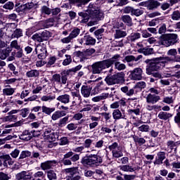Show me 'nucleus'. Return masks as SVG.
<instances>
[{
  "mask_svg": "<svg viewBox=\"0 0 180 180\" xmlns=\"http://www.w3.org/2000/svg\"><path fill=\"white\" fill-rule=\"evenodd\" d=\"M144 88H146V82H139L133 87V89L134 92H141V89H144Z\"/></svg>",
  "mask_w": 180,
  "mask_h": 180,
  "instance_id": "obj_38",
  "label": "nucleus"
},
{
  "mask_svg": "<svg viewBox=\"0 0 180 180\" xmlns=\"http://www.w3.org/2000/svg\"><path fill=\"white\" fill-rule=\"evenodd\" d=\"M15 11L18 13H20V12H23V13H26L27 11H30L33 8V5L30 3H27L25 4H15Z\"/></svg>",
  "mask_w": 180,
  "mask_h": 180,
  "instance_id": "obj_14",
  "label": "nucleus"
},
{
  "mask_svg": "<svg viewBox=\"0 0 180 180\" xmlns=\"http://www.w3.org/2000/svg\"><path fill=\"white\" fill-rule=\"evenodd\" d=\"M129 115H131L132 116L133 119H136V117H134V115L136 116H139L140 115V108H136V109H129L128 110Z\"/></svg>",
  "mask_w": 180,
  "mask_h": 180,
  "instance_id": "obj_54",
  "label": "nucleus"
},
{
  "mask_svg": "<svg viewBox=\"0 0 180 180\" xmlns=\"http://www.w3.org/2000/svg\"><path fill=\"white\" fill-rule=\"evenodd\" d=\"M158 117H159V119L161 120H168L169 117H172V115H171L169 112L162 111L158 114Z\"/></svg>",
  "mask_w": 180,
  "mask_h": 180,
  "instance_id": "obj_42",
  "label": "nucleus"
},
{
  "mask_svg": "<svg viewBox=\"0 0 180 180\" xmlns=\"http://www.w3.org/2000/svg\"><path fill=\"white\" fill-rule=\"evenodd\" d=\"M133 139L134 143L139 144V146H143V144H146V139H144V138H140L139 136L134 135L133 136Z\"/></svg>",
  "mask_w": 180,
  "mask_h": 180,
  "instance_id": "obj_47",
  "label": "nucleus"
},
{
  "mask_svg": "<svg viewBox=\"0 0 180 180\" xmlns=\"http://www.w3.org/2000/svg\"><path fill=\"white\" fill-rule=\"evenodd\" d=\"M11 178V175L3 172H0V180H9Z\"/></svg>",
  "mask_w": 180,
  "mask_h": 180,
  "instance_id": "obj_64",
  "label": "nucleus"
},
{
  "mask_svg": "<svg viewBox=\"0 0 180 180\" xmlns=\"http://www.w3.org/2000/svg\"><path fill=\"white\" fill-rule=\"evenodd\" d=\"M113 158H120L123 157V152L122 151V148H118L115 150H112V152Z\"/></svg>",
  "mask_w": 180,
  "mask_h": 180,
  "instance_id": "obj_46",
  "label": "nucleus"
},
{
  "mask_svg": "<svg viewBox=\"0 0 180 180\" xmlns=\"http://www.w3.org/2000/svg\"><path fill=\"white\" fill-rule=\"evenodd\" d=\"M143 70L140 68H135L131 73V79L140 81L143 79Z\"/></svg>",
  "mask_w": 180,
  "mask_h": 180,
  "instance_id": "obj_17",
  "label": "nucleus"
},
{
  "mask_svg": "<svg viewBox=\"0 0 180 180\" xmlns=\"http://www.w3.org/2000/svg\"><path fill=\"white\" fill-rule=\"evenodd\" d=\"M120 169L121 171H124V172H134V171L137 169V168L133 167L129 165L120 166Z\"/></svg>",
  "mask_w": 180,
  "mask_h": 180,
  "instance_id": "obj_36",
  "label": "nucleus"
},
{
  "mask_svg": "<svg viewBox=\"0 0 180 180\" xmlns=\"http://www.w3.org/2000/svg\"><path fill=\"white\" fill-rule=\"evenodd\" d=\"M121 91L125 94L127 96H133V95H134V89L132 88L129 90V86H127L122 87Z\"/></svg>",
  "mask_w": 180,
  "mask_h": 180,
  "instance_id": "obj_40",
  "label": "nucleus"
},
{
  "mask_svg": "<svg viewBox=\"0 0 180 180\" xmlns=\"http://www.w3.org/2000/svg\"><path fill=\"white\" fill-rule=\"evenodd\" d=\"M70 116L67 115L59 120L58 122L56 124L58 127H64L68 123Z\"/></svg>",
  "mask_w": 180,
  "mask_h": 180,
  "instance_id": "obj_39",
  "label": "nucleus"
},
{
  "mask_svg": "<svg viewBox=\"0 0 180 180\" xmlns=\"http://www.w3.org/2000/svg\"><path fill=\"white\" fill-rule=\"evenodd\" d=\"M65 172L66 174H69L68 176H66V180H81L82 179V176L79 175V171H78V167H73L65 169Z\"/></svg>",
  "mask_w": 180,
  "mask_h": 180,
  "instance_id": "obj_8",
  "label": "nucleus"
},
{
  "mask_svg": "<svg viewBox=\"0 0 180 180\" xmlns=\"http://www.w3.org/2000/svg\"><path fill=\"white\" fill-rule=\"evenodd\" d=\"M40 75V72L37 70H31L26 72L27 78H37Z\"/></svg>",
  "mask_w": 180,
  "mask_h": 180,
  "instance_id": "obj_34",
  "label": "nucleus"
},
{
  "mask_svg": "<svg viewBox=\"0 0 180 180\" xmlns=\"http://www.w3.org/2000/svg\"><path fill=\"white\" fill-rule=\"evenodd\" d=\"M34 130L29 131L25 130L22 134L20 136V140H23L24 141H29L32 140L33 137H34Z\"/></svg>",
  "mask_w": 180,
  "mask_h": 180,
  "instance_id": "obj_16",
  "label": "nucleus"
},
{
  "mask_svg": "<svg viewBox=\"0 0 180 180\" xmlns=\"http://www.w3.org/2000/svg\"><path fill=\"white\" fill-rule=\"evenodd\" d=\"M109 96V94H102L100 96L94 97L92 98L93 102H99L101 101H103V99H106Z\"/></svg>",
  "mask_w": 180,
  "mask_h": 180,
  "instance_id": "obj_50",
  "label": "nucleus"
},
{
  "mask_svg": "<svg viewBox=\"0 0 180 180\" xmlns=\"http://www.w3.org/2000/svg\"><path fill=\"white\" fill-rule=\"evenodd\" d=\"M4 9H8V11H12L15 8V4L12 1H8L3 6Z\"/></svg>",
  "mask_w": 180,
  "mask_h": 180,
  "instance_id": "obj_59",
  "label": "nucleus"
},
{
  "mask_svg": "<svg viewBox=\"0 0 180 180\" xmlns=\"http://www.w3.org/2000/svg\"><path fill=\"white\" fill-rule=\"evenodd\" d=\"M90 120L91 122L89 124V130H94L99 125V117L92 115L90 117Z\"/></svg>",
  "mask_w": 180,
  "mask_h": 180,
  "instance_id": "obj_23",
  "label": "nucleus"
},
{
  "mask_svg": "<svg viewBox=\"0 0 180 180\" xmlns=\"http://www.w3.org/2000/svg\"><path fill=\"white\" fill-rule=\"evenodd\" d=\"M167 56H170L171 57L169 56L162 57L163 58V60H165V61L166 62V64H168L169 61H173L174 63H180V56L178 55V51H176V49H169L167 51Z\"/></svg>",
  "mask_w": 180,
  "mask_h": 180,
  "instance_id": "obj_9",
  "label": "nucleus"
},
{
  "mask_svg": "<svg viewBox=\"0 0 180 180\" xmlns=\"http://www.w3.org/2000/svg\"><path fill=\"white\" fill-rule=\"evenodd\" d=\"M144 13V11L143 9L137 8L132 11V16H141Z\"/></svg>",
  "mask_w": 180,
  "mask_h": 180,
  "instance_id": "obj_60",
  "label": "nucleus"
},
{
  "mask_svg": "<svg viewBox=\"0 0 180 180\" xmlns=\"http://www.w3.org/2000/svg\"><path fill=\"white\" fill-rule=\"evenodd\" d=\"M69 2L73 5H76L77 8H81L82 6H84L89 2H91V0H68Z\"/></svg>",
  "mask_w": 180,
  "mask_h": 180,
  "instance_id": "obj_25",
  "label": "nucleus"
},
{
  "mask_svg": "<svg viewBox=\"0 0 180 180\" xmlns=\"http://www.w3.org/2000/svg\"><path fill=\"white\" fill-rule=\"evenodd\" d=\"M65 57H66V58L63 60V65L64 66L70 65V63H72V58H71V56L65 55Z\"/></svg>",
  "mask_w": 180,
  "mask_h": 180,
  "instance_id": "obj_62",
  "label": "nucleus"
},
{
  "mask_svg": "<svg viewBox=\"0 0 180 180\" xmlns=\"http://www.w3.org/2000/svg\"><path fill=\"white\" fill-rule=\"evenodd\" d=\"M11 49H15V50H20L22 48L20 45L18 43V40H13L11 42Z\"/></svg>",
  "mask_w": 180,
  "mask_h": 180,
  "instance_id": "obj_63",
  "label": "nucleus"
},
{
  "mask_svg": "<svg viewBox=\"0 0 180 180\" xmlns=\"http://www.w3.org/2000/svg\"><path fill=\"white\" fill-rule=\"evenodd\" d=\"M141 38V34L139 32H134L131 34V36L129 37V39L131 43H134L136 40H139V39Z\"/></svg>",
  "mask_w": 180,
  "mask_h": 180,
  "instance_id": "obj_48",
  "label": "nucleus"
},
{
  "mask_svg": "<svg viewBox=\"0 0 180 180\" xmlns=\"http://www.w3.org/2000/svg\"><path fill=\"white\" fill-rule=\"evenodd\" d=\"M105 81L107 85H116L124 82V73L118 72L113 75H108L105 77Z\"/></svg>",
  "mask_w": 180,
  "mask_h": 180,
  "instance_id": "obj_6",
  "label": "nucleus"
},
{
  "mask_svg": "<svg viewBox=\"0 0 180 180\" xmlns=\"http://www.w3.org/2000/svg\"><path fill=\"white\" fill-rule=\"evenodd\" d=\"M143 58L142 55H139L137 57H135L133 55L127 56L124 58V60L127 61V63H131L133 61H139V60H141Z\"/></svg>",
  "mask_w": 180,
  "mask_h": 180,
  "instance_id": "obj_32",
  "label": "nucleus"
},
{
  "mask_svg": "<svg viewBox=\"0 0 180 180\" xmlns=\"http://www.w3.org/2000/svg\"><path fill=\"white\" fill-rule=\"evenodd\" d=\"M74 56L78 57V58H80L81 63H82V61H85V60H86L87 58L86 53H85V51H77L74 52Z\"/></svg>",
  "mask_w": 180,
  "mask_h": 180,
  "instance_id": "obj_33",
  "label": "nucleus"
},
{
  "mask_svg": "<svg viewBox=\"0 0 180 180\" xmlns=\"http://www.w3.org/2000/svg\"><path fill=\"white\" fill-rule=\"evenodd\" d=\"M103 162L102 156L98 154H90L82 158L80 162L84 167L95 168V167H99Z\"/></svg>",
  "mask_w": 180,
  "mask_h": 180,
  "instance_id": "obj_3",
  "label": "nucleus"
},
{
  "mask_svg": "<svg viewBox=\"0 0 180 180\" xmlns=\"http://www.w3.org/2000/svg\"><path fill=\"white\" fill-rule=\"evenodd\" d=\"M56 164H57L56 160H47L41 163V168L43 171H47L48 169H51V168H53Z\"/></svg>",
  "mask_w": 180,
  "mask_h": 180,
  "instance_id": "obj_20",
  "label": "nucleus"
},
{
  "mask_svg": "<svg viewBox=\"0 0 180 180\" xmlns=\"http://www.w3.org/2000/svg\"><path fill=\"white\" fill-rule=\"evenodd\" d=\"M145 63L148 64L146 65V74H151L153 71H160V70L164 68L165 64H167L161 56L152 59H146Z\"/></svg>",
  "mask_w": 180,
  "mask_h": 180,
  "instance_id": "obj_2",
  "label": "nucleus"
},
{
  "mask_svg": "<svg viewBox=\"0 0 180 180\" xmlns=\"http://www.w3.org/2000/svg\"><path fill=\"white\" fill-rule=\"evenodd\" d=\"M32 155V152L29 150H23L21 152L19 160H23L25 158H27V157H30Z\"/></svg>",
  "mask_w": 180,
  "mask_h": 180,
  "instance_id": "obj_55",
  "label": "nucleus"
},
{
  "mask_svg": "<svg viewBox=\"0 0 180 180\" xmlns=\"http://www.w3.org/2000/svg\"><path fill=\"white\" fill-rule=\"evenodd\" d=\"M146 74L148 75H152V77H153V78H155L158 81V79H161V78H162V75L158 71H153V72H151V73H146Z\"/></svg>",
  "mask_w": 180,
  "mask_h": 180,
  "instance_id": "obj_56",
  "label": "nucleus"
},
{
  "mask_svg": "<svg viewBox=\"0 0 180 180\" xmlns=\"http://www.w3.org/2000/svg\"><path fill=\"white\" fill-rule=\"evenodd\" d=\"M138 51L144 56H151V54H154V49L153 48H140L138 49Z\"/></svg>",
  "mask_w": 180,
  "mask_h": 180,
  "instance_id": "obj_29",
  "label": "nucleus"
},
{
  "mask_svg": "<svg viewBox=\"0 0 180 180\" xmlns=\"http://www.w3.org/2000/svg\"><path fill=\"white\" fill-rule=\"evenodd\" d=\"M112 117L114 120H120V119H127L126 115H122V112L119 109H115L113 110Z\"/></svg>",
  "mask_w": 180,
  "mask_h": 180,
  "instance_id": "obj_30",
  "label": "nucleus"
},
{
  "mask_svg": "<svg viewBox=\"0 0 180 180\" xmlns=\"http://www.w3.org/2000/svg\"><path fill=\"white\" fill-rule=\"evenodd\" d=\"M115 178L117 180H131L134 179V178H136V176L131 174H124L123 176H117Z\"/></svg>",
  "mask_w": 180,
  "mask_h": 180,
  "instance_id": "obj_45",
  "label": "nucleus"
},
{
  "mask_svg": "<svg viewBox=\"0 0 180 180\" xmlns=\"http://www.w3.org/2000/svg\"><path fill=\"white\" fill-rule=\"evenodd\" d=\"M0 160L3 161V165L6 167H8V165H13V163L15 162L9 155H0Z\"/></svg>",
  "mask_w": 180,
  "mask_h": 180,
  "instance_id": "obj_18",
  "label": "nucleus"
},
{
  "mask_svg": "<svg viewBox=\"0 0 180 180\" xmlns=\"http://www.w3.org/2000/svg\"><path fill=\"white\" fill-rule=\"evenodd\" d=\"M172 20H180V11H174L171 15Z\"/></svg>",
  "mask_w": 180,
  "mask_h": 180,
  "instance_id": "obj_58",
  "label": "nucleus"
},
{
  "mask_svg": "<svg viewBox=\"0 0 180 180\" xmlns=\"http://www.w3.org/2000/svg\"><path fill=\"white\" fill-rule=\"evenodd\" d=\"M15 56L17 58H22L23 57V49L20 48V49H17V52L13 51L11 52V56L8 58V61H13L15 60Z\"/></svg>",
  "mask_w": 180,
  "mask_h": 180,
  "instance_id": "obj_21",
  "label": "nucleus"
},
{
  "mask_svg": "<svg viewBox=\"0 0 180 180\" xmlns=\"http://www.w3.org/2000/svg\"><path fill=\"white\" fill-rule=\"evenodd\" d=\"M79 160V155L75 154L74 152L70 151L63 155V165H72V162H77Z\"/></svg>",
  "mask_w": 180,
  "mask_h": 180,
  "instance_id": "obj_7",
  "label": "nucleus"
},
{
  "mask_svg": "<svg viewBox=\"0 0 180 180\" xmlns=\"http://www.w3.org/2000/svg\"><path fill=\"white\" fill-rule=\"evenodd\" d=\"M119 58H120V55L116 54L113 57L109 59H106L105 60V63H107V65L108 66V68H110L112 67L115 64V63H117V60H119Z\"/></svg>",
  "mask_w": 180,
  "mask_h": 180,
  "instance_id": "obj_28",
  "label": "nucleus"
},
{
  "mask_svg": "<svg viewBox=\"0 0 180 180\" xmlns=\"http://www.w3.org/2000/svg\"><path fill=\"white\" fill-rule=\"evenodd\" d=\"M81 33V30L79 28H75L72 30L69 36L72 38V39H75V37H78Z\"/></svg>",
  "mask_w": 180,
  "mask_h": 180,
  "instance_id": "obj_52",
  "label": "nucleus"
},
{
  "mask_svg": "<svg viewBox=\"0 0 180 180\" xmlns=\"http://www.w3.org/2000/svg\"><path fill=\"white\" fill-rule=\"evenodd\" d=\"M70 95L64 94V95L59 96L57 98V101H58L59 102H61V103L67 104V103H70Z\"/></svg>",
  "mask_w": 180,
  "mask_h": 180,
  "instance_id": "obj_37",
  "label": "nucleus"
},
{
  "mask_svg": "<svg viewBox=\"0 0 180 180\" xmlns=\"http://www.w3.org/2000/svg\"><path fill=\"white\" fill-rule=\"evenodd\" d=\"M46 176L49 180H56L57 179V174L54 170H49L46 172Z\"/></svg>",
  "mask_w": 180,
  "mask_h": 180,
  "instance_id": "obj_49",
  "label": "nucleus"
},
{
  "mask_svg": "<svg viewBox=\"0 0 180 180\" xmlns=\"http://www.w3.org/2000/svg\"><path fill=\"white\" fill-rule=\"evenodd\" d=\"M79 16L82 18V23H87V26H95L104 18L103 13L101 11L96 4L90 3L87 9L78 13Z\"/></svg>",
  "mask_w": 180,
  "mask_h": 180,
  "instance_id": "obj_1",
  "label": "nucleus"
},
{
  "mask_svg": "<svg viewBox=\"0 0 180 180\" xmlns=\"http://www.w3.org/2000/svg\"><path fill=\"white\" fill-rule=\"evenodd\" d=\"M12 52V49L11 48H7L5 49L0 50V58L1 60H5L7 57H9V54Z\"/></svg>",
  "mask_w": 180,
  "mask_h": 180,
  "instance_id": "obj_31",
  "label": "nucleus"
},
{
  "mask_svg": "<svg viewBox=\"0 0 180 180\" xmlns=\"http://www.w3.org/2000/svg\"><path fill=\"white\" fill-rule=\"evenodd\" d=\"M16 89L15 88H5L3 89V95L4 96H12V95H13V94H15V90Z\"/></svg>",
  "mask_w": 180,
  "mask_h": 180,
  "instance_id": "obj_41",
  "label": "nucleus"
},
{
  "mask_svg": "<svg viewBox=\"0 0 180 180\" xmlns=\"http://www.w3.org/2000/svg\"><path fill=\"white\" fill-rule=\"evenodd\" d=\"M180 145V141H169L167 143V146L168 147V148H169L171 150V151H172V150H174V147H178V146Z\"/></svg>",
  "mask_w": 180,
  "mask_h": 180,
  "instance_id": "obj_51",
  "label": "nucleus"
},
{
  "mask_svg": "<svg viewBox=\"0 0 180 180\" xmlns=\"http://www.w3.org/2000/svg\"><path fill=\"white\" fill-rule=\"evenodd\" d=\"M70 72L68 71L64 72L60 74H55L53 75L52 79L54 82L56 84H63L65 85L67 84V81H68V75Z\"/></svg>",
  "mask_w": 180,
  "mask_h": 180,
  "instance_id": "obj_11",
  "label": "nucleus"
},
{
  "mask_svg": "<svg viewBox=\"0 0 180 180\" xmlns=\"http://www.w3.org/2000/svg\"><path fill=\"white\" fill-rule=\"evenodd\" d=\"M41 12L44 15H51V8L47 7V6H43L41 8Z\"/></svg>",
  "mask_w": 180,
  "mask_h": 180,
  "instance_id": "obj_61",
  "label": "nucleus"
},
{
  "mask_svg": "<svg viewBox=\"0 0 180 180\" xmlns=\"http://www.w3.org/2000/svg\"><path fill=\"white\" fill-rule=\"evenodd\" d=\"M146 102L147 103H151L152 105H154L158 102L161 98L158 95L153 94H148L146 97Z\"/></svg>",
  "mask_w": 180,
  "mask_h": 180,
  "instance_id": "obj_19",
  "label": "nucleus"
},
{
  "mask_svg": "<svg viewBox=\"0 0 180 180\" xmlns=\"http://www.w3.org/2000/svg\"><path fill=\"white\" fill-rule=\"evenodd\" d=\"M121 19L122 22H124V23H125V25L129 27H131V26H133V19L130 15H124L122 16Z\"/></svg>",
  "mask_w": 180,
  "mask_h": 180,
  "instance_id": "obj_27",
  "label": "nucleus"
},
{
  "mask_svg": "<svg viewBox=\"0 0 180 180\" xmlns=\"http://www.w3.org/2000/svg\"><path fill=\"white\" fill-rule=\"evenodd\" d=\"M44 136L46 140H49V141H56L57 137H58V135H57L56 132H49V131H45Z\"/></svg>",
  "mask_w": 180,
  "mask_h": 180,
  "instance_id": "obj_26",
  "label": "nucleus"
},
{
  "mask_svg": "<svg viewBox=\"0 0 180 180\" xmlns=\"http://www.w3.org/2000/svg\"><path fill=\"white\" fill-rule=\"evenodd\" d=\"M79 44L82 46H95L96 44V39L90 35H84V37H82L79 41Z\"/></svg>",
  "mask_w": 180,
  "mask_h": 180,
  "instance_id": "obj_13",
  "label": "nucleus"
},
{
  "mask_svg": "<svg viewBox=\"0 0 180 180\" xmlns=\"http://www.w3.org/2000/svg\"><path fill=\"white\" fill-rule=\"evenodd\" d=\"M92 86L88 85H83L81 87V94L84 98H89L91 96V91Z\"/></svg>",
  "mask_w": 180,
  "mask_h": 180,
  "instance_id": "obj_22",
  "label": "nucleus"
},
{
  "mask_svg": "<svg viewBox=\"0 0 180 180\" xmlns=\"http://www.w3.org/2000/svg\"><path fill=\"white\" fill-rule=\"evenodd\" d=\"M56 111V108H49L46 105L42 106V113H45V115H48L50 116L53 112Z\"/></svg>",
  "mask_w": 180,
  "mask_h": 180,
  "instance_id": "obj_44",
  "label": "nucleus"
},
{
  "mask_svg": "<svg viewBox=\"0 0 180 180\" xmlns=\"http://www.w3.org/2000/svg\"><path fill=\"white\" fill-rule=\"evenodd\" d=\"M126 36H127V32L119 29L116 30L114 34L115 39H122L126 37Z\"/></svg>",
  "mask_w": 180,
  "mask_h": 180,
  "instance_id": "obj_35",
  "label": "nucleus"
},
{
  "mask_svg": "<svg viewBox=\"0 0 180 180\" xmlns=\"http://www.w3.org/2000/svg\"><path fill=\"white\" fill-rule=\"evenodd\" d=\"M106 68H109L106 60H102L94 63L91 65V72L93 74H101L103 70H106Z\"/></svg>",
  "mask_w": 180,
  "mask_h": 180,
  "instance_id": "obj_10",
  "label": "nucleus"
},
{
  "mask_svg": "<svg viewBox=\"0 0 180 180\" xmlns=\"http://www.w3.org/2000/svg\"><path fill=\"white\" fill-rule=\"evenodd\" d=\"M143 6H146L149 11L157 9L158 6H161V3L156 0H148L143 3Z\"/></svg>",
  "mask_w": 180,
  "mask_h": 180,
  "instance_id": "obj_15",
  "label": "nucleus"
},
{
  "mask_svg": "<svg viewBox=\"0 0 180 180\" xmlns=\"http://www.w3.org/2000/svg\"><path fill=\"white\" fill-rule=\"evenodd\" d=\"M44 178V172L39 171L33 174V177L26 171H22L15 175L17 180H43Z\"/></svg>",
  "mask_w": 180,
  "mask_h": 180,
  "instance_id": "obj_5",
  "label": "nucleus"
},
{
  "mask_svg": "<svg viewBox=\"0 0 180 180\" xmlns=\"http://www.w3.org/2000/svg\"><path fill=\"white\" fill-rule=\"evenodd\" d=\"M160 42L165 47H169L179 42V37L178 34H163L159 37Z\"/></svg>",
  "mask_w": 180,
  "mask_h": 180,
  "instance_id": "obj_4",
  "label": "nucleus"
},
{
  "mask_svg": "<svg viewBox=\"0 0 180 180\" xmlns=\"http://www.w3.org/2000/svg\"><path fill=\"white\" fill-rule=\"evenodd\" d=\"M20 116H22V117H27V115L30 113V109L29 108H22L20 110Z\"/></svg>",
  "mask_w": 180,
  "mask_h": 180,
  "instance_id": "obj_57",
  "label": "nucleus"
},
{
  "mask_svg": "<svg viewBox=\"0 0 180 180\" xmlns=\"http://www.w3.org/2000/svg\"><path fill=\"white\" fill-rule=\"evenodd\" d=\"M115 70L117 71H123L126 68V65L120 62H115L114 63Z\"/></svg>",
  "mask_w": 180,
  "mask_h": 180,
  "instance_id": "obj_53",
  "label": "nucleus"
},
{
  "mask_svg": "<svg viewBox=\"0 0 180 180\" xmlns=\"http://www.w3.org/2000/svg\"><path fill=\"white\" fill-rule=\"evenodd\" d=\"M23 36V31L20 28H17L11 34L12 39H19V37H22Z\"/></svg>",
  "mask_w": 180,
  "mask_h": 180,
  "instance_id": "obj_43",
  "label": "nucleus"
},
{
  "mask_svg": "<svg viewBox=\"0 0 180 180\" xmlns=\"http://www.w3.org/2000/svg\"><path fill=\"white\" fill-rule=\"evenodd\" d=\"M64 116H67V112L65 110H57L52 115L51 119L56 121L61 119V117H64Z\"/></svg>",
  "mask_w": 180,
  "mask_h": 180,
  "instance_id": "obj_24",
  "label": "nucleus"
},
{
  "mask_svg": "<svg viewBox=\"0 0 180 180\" xmlns=\"http://www.w3.org/2000/svg\"><path fill=\"white\" fill-rule=\"evenodd\" d=\"M51 37V33L47 30H44L41 34H35L32 36L33 40L38 41V43H43L47 41Z\"/></svg>",
  "mask_w": 180,
  "mask_h": 180,
  "instance_id": "obj_12",
  "label": "nucleus"
}]
</instances>
